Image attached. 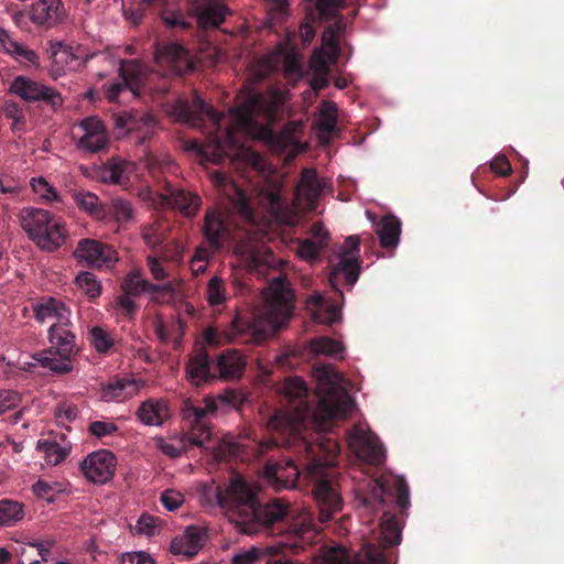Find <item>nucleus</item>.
Returning a JSON list of instances; mask_svg holds the SVG:
<instances>
[{
    "label": "nucleus",
    "instance_id": "nucleus-1",
    "mask_svg": "<svg viewBox=\"0 0 564 564\" xmlns=\"http://www.w3.org/2000/svg\"><path fill=\"white\" fill-rule=\"evenodd\" d=\"M269 429L279 434L275 445L294 447L296 456L268 467V477L280 489L295 487L300 476L305 475L314 481L312 492L318 508V520L322 523L330 521L343 507L336 469L338 444L329 438L308 441L304 434L306 413L276 412L269 421Z\"/></svg>",
    "mask_w": 564,
    "mask_h": 564
},
{
    "label": "nucleus",
    "instance_id": "nucleus-2",
    "mask_svg": "<svg viewBox=\"0 0 564 564\" xmlns=\"http://www.w3.org/2000/svg\"><path fill=\"white\" fill-rule=\"evenodd\" d=\"M216 500L226 511L229 522L240 533H263L282 538L264 549L269 556L283 555L270 564H293L285 558L286 551L299 553L313 544L319 532L311 512L295 511L288 501L280 498L267 503L259 502L256 492L240 476L232 477L226 489L218 488Z\"/></svg>",
    "mask_w": 564,
    "mask_h": 564
},
{
    "label": "nucleus",
    "instance_id": "nucleus-3",
    "mask_svg": "<svg viewBox=\"0 0 564 564\" xmlns=\"http://www.w3.org/2000/svg\"><path fill=\"white\" fill-rule=\"evenodd\" d=\"M156 69L148 73L147 67L137 59L122 61L119 74L122 83L111 84L106 93L109 101H116L120 93L129 89L134 96L154 91H170V78L180 77L193 69L189 52L180 43L158 44L154 51Z\"/></svg>",
    "mask_w": 564,
    "mask_h": 564
},
{
    "label": "nucleus",
    "instance_id": "nucleus-4",
    "mask_svg": "<svg viewBox=\"0 0 564 564\" xmlns=\"http://www.w3.org/2000/svg\"><path fill=\"white\" fill-rule=\"evenodd\" d=\"M294 293L285 278L273 279L265 295V319L253 318L247 321L237 315L221 332L208 327L204 332V338L209 345L226 343H256L267 340L271 335L282 328L292 315Z\"/></svg>",
    "mask_w": 564,
    "mask_h": 564
},
{
    "label": "nucleus",
    "instance_id": "nucleus-5",
    "mask_svg": "<svg viewBox=\"0 0 564 564\" xmlns=\"http://www.w3.org/2000/svg\"><path fill=\"white\" fill-rule=\"evenodd\" d=\"M274 116V106L262 94L250 93L243 97L236 107L230 109V117L235 128L224 130V138L210 137L213 149L212 161L218 163L224 156H230V151L238 148L235 129L250 130L256 126L257 119L270 120Z\"/></svg>",
    "mask_w": 564,
    "mask_h": 564
},
{
    "label": "nucleus",
    "instance_id": "nucleus-6",
    "mask_svg": "<svg viewBox=\"0 0 564 564\" xmlns=\"http://www.w3.org/2000/svg\"><path fill=\"white\" fill-rule=\"evenodd\" d=\"M53 323L48 328L50 349L36 355L35 359L45 368L57 375L68 373L73 370L72 360L79 352L73 323Z\"/></svg>",
    "mask_w": 564,
    "mask_h": 564
},
{
    "label": "nucleus",
    "instance_id": "nucleus-7",
    "mask_svg": "<svg viewBox=\"0 0 564 564\" xmlns=\"http://www.w3.org/2000/svg\"><path fill=\"white\" fill-rule=\"evenodd\" d=\"M21 224L31 239L45 251L58 249L67 237V230L61 219L47 210L28 207L21 212Z\"/></svg>",
    "mask_w": 564,
    "mask_h": 564
},
{
    "label": "nucleus",
    "instance_id": "nucleus-8",
    "mask_svg": "<svg viewBox=\"0 0 564 564\" xmlns=\"http://www.w3.org/2000/svg\"><path fill=\"white\" fill-rule=\"evenodd\" d=\"M355 406L351 395L335 383H330L313 412L317 429L326 430L334 420H345Z\"/></svg>",
    "mask_w": 564,
    "mask_h": 564
},
{
    "label": "nucleus",
    "instance_id": "nucleus-9",
    "mask_svg": "<svg viewBox=\"0 0 564 564\" xmlns=\"http://www.w3.org/2000/svg\"><path fill=\"white\" fill-rule=\"evenodd\" d=\"M359 245L358 236L347 237L340 248L338 262L333 265L329 273V283L340 297H343V292L339 290V284L344 281L345 284L351 288L359 279Z\"/></svg>",
    "mask_w": 564,
    "mask_h": 564
},
{
    "label": "nucleus",
    "instance_id": "nucleus-10",
    "mask_svg": "<svg viewBox=\"0 0 564 564\" xmlns=\"http://www.w3.org/2000/svg\"><path fill=\"white\" fill-rule=\"evenodd\" d=\"M172 115L177 121L194 128H202L207 120L217 131H220L224 119V113L205 102L197 91L194 93L192 101L178 98L172 106Z\"/></svg>",
    "mask_w": 564,
    "mask_h": 564
},
{
    "label": "nucleus",
    "instance_id": "nucleus-11",
    "mask_svg": "<svg viewBox=\"0 0 564 564\" xmlns=\"http://www.w3.org/2000/svg\"><path fill=\"white\" fill-rule=\"evenodd\" d=\"M348 444L358 459L368 465L380 466L386 460V451L379 437L361 425L356 424L348 432Z\"/></svg>",
    "mask_w": 564,
    "mask_h": 564
},
{
    "label": "nucleus",
    "instance_id": "nucleus-12",
    "mask_svg": "<svg viewBox=\"0 0 564 564\" xmlns=\"http://www.w3.org/2000/svg\"><path fill=\"white\" fill-rule=\"evenodd\" d=\"M10 91L26 102H43L54 111L64 102L57 90L25 76H17L10 84Z\"/></svg>",
    "mask_w": 564,
    "mask_h": 564
},
{
    "label": "nucleus",
    "instance_id": "nucleus-13",
    "mask_svg": "<svg viewBox=\"0 0 564 564\" xmlns=\"http://www.w3.org/2000/svg\"><path fill=\"white\" fill-rule=\"evenodd\" d=\"M74 257L95 268H110L118 260L116 250L95 239H80L74 250Z\"/></svg>",
    "mask_w": 564,
    "mask_h": 564
},
{
    "label": "nucleus",
    "instance_id": "nucleus-14",
    "mask_svg": "<svg viewBox=\"0 0 564 564\" xmlns=\"http://www.w3.org/2000/svg\"><path fill=\"white\" fill-rule=\"evenodd\" d=\"M116 466L117 458L108 449L93 452L80 463L84 476L94 484H106L111 480Z\"/></svg>",
    "mask_w": 564,
    "mask_h": 564
},
{
    "label": "nucleus",
    "instance_id": "nucleus-15",
    "mask_svg": "<svg viewBox=\"0 0 564 564\" xmlns=\"http://www.w3.org/2000/svg\"><path fill=\"white\" fill-rule=\"evenodd\" d=\"M79 127L84 134L78 141V149L88 153H98L108 147L107 130L99 118L95 116L84 118Z\"/></svg>",
    "mask_w": 564,
    "mask_h": 564
},
{
    "label": "nucleus",
    "instance_id": "nucleus-16",
    "mask_svg": "<svg viewBox=\"0 0 564 564\" xmlns=\"http://www.w3.org/2000/svg\"><path fill=\"white\" fill-rule=\"evenodd\" d=\"M186 373L188 380L197 387L218 379L216 361L209 357L205 349H198L189 357Z\"/></svg>",
    "mask_w": 564,
    "mask_h": 564
},
{
    "label": "nucleus",
    "instance_id": "nucleus-17",
    "mask_svg": "<svg viewBox=\"0 0 564 564\" xmlns=\"http://www.w3.org/2000/svg\"><path fill=\"white\" fill-rule=\"evenodd\" d=\"M192 11L203 28H218L230 12L219 0H193Z\"/></svg>",
    "mask_w": 564,
    "mask_h": 564
},
{
    "label": "nucleus",
    "instance_id": "nucleus-18",
    "mask_svg": "<svg viewBox=\"0 0 564 564\" xmlns=\"http://www.w3.org/2000/svg\"><path fill=\"white\" fill-rule=\"evenodd\" d=\"M162 198L169 206L180 210L188 218L194 217L202 205V198L197 194L173 185H167L165 187Z\"/></svg>",
    "mask_w": 564,
    "mask_h": 564
},
{
    "label": "nucleus",
    "instance_id": "nucleus-19",
    "mask_svg": "<svg viewBox=\"0 0 564 564\" xmlns=\"http://www.w3.org/2000/svg\"><path fill=\"white\" fill-rule=\"evenodd\" d=\"M203 235L213 251H217L224 246V241L229 235V228L220 212L210 208L205 212Z\"/></svg>",
    "mask_w": 564,
    "mask_h": 564
},
{
    "label": "nucleus",
    "instance_id": "nucleus-20",
    "mask_svg": "<svg viewBox=\"0 0 564 564\" xmlns=\"http://www.w3.org/2000/svg\"><path fill=\"white\" fill-rule=\"evenodd\" d=\"M246 364V357L237 349L224 350L216 359L217 378L225 381L239 379L245 372Z\"/></svg>",
    "mask_w": 564,
    "mask_h": 564
},
{
    "label": "nucleus",
    "instance_id": "nucleus-21",
    "mask_svg": "<svg viewBox=\"0 0 564 564\" xmlns=\"http://www.w3.org/2000/svg\"><path fill=\"white\" fill-rule=\"evenodd\" d=\"M34 317L37 322L44 323L47 319H54V323H68L70 319V310L66 304L56 297H45L39 302L34 308Z\"/></svg>",
    "mask_w": 564,
    "mask_h": 564
},
{
    "label": "nucleus",
    "instance_id": "nucleus-22",
    "mask_svg": "<svg viewBox=\"0 0 564 564\" xmlns=\"http://www.w3.org/2000/svg\"><path fill=\"white\" fill-rule=\"evenodd\" d=\"M203 538L204 531L202 529L188 527L182 535L172 540L171 552L191 558L202 549Z\"/></svg>",
    "mask_w": 564,
    "mask_h": 564
},
{
    "label": "nucleus",
    "instance_id": "nucleus-23",
    "mask_svg": "<svg viewBox=\"0 0 564 564\" xmlns=\"http://www.w3.org/2000/svg\"><path fill=\"white\" fill-rule=\"evenodd\" d=\"M63 15V6L59 0H39L32 7L31 20L40 25L52 28L58 23Z\"/></svg>",
    "mask_w": 564,
    "mask_h": 564
},
{
    "label": "nucleus",
    "instance_id": "nucleus-24",
    "mask_svg": "<svg viewBox=\"0 0 564 564\" xmlns=\"http://www.w3.org/2000/svg\"><path fill=\"white\" fill-rule=\"evenodd\" d=\"M327 186L325 178H319L316 170L305 167L302 170L297 189L305 196L306 200L314 205Z\"/></svg>",
    "mask_w": 564,
    "mask_h": 564
},
{
    "label": "nucleus",
    "instance_id": "nucleus-25",
    "mask_svg": "<svg viewBox=\"0 0 564 564\" xmlns=\"http://www.w3.org/2000/svg\"><path fill=\"white\" fill-rule=\"evenodd\" d=\"M137 416L145 425L160 426L169 419L170 411L164 401L149 399L139 406Z\"/></svg>",
    "mask_w": 564,
    "mask_h": 564
},
{
    "label": "nucleus",
    "instance_id": "nucleus-26",
    "mask_svg": "<svg viewBox=\"0 0 564 564\" xmlns=\"http://www.w3.org/2000/svg\"><path fill=\"white\" fill-rule=\"evenodd\" d=\"M380 246L384 249H394L400 240L401 223L393 215L383 216L377 227Z\"/></svg>",
    "mask_w": 564,
    "mask_h": 564
},
{
    "label": "nucleus",
    "instance_id": "nucleus-27",
    "mask_svg": "<svg viewBox=\"0 0 564 564\" xmlns=\"http://www.w3.org/2000/svg\"><path fill=\"white\" fill-rule=\"evenodd\" d=\"M310 304L314 307L313 318L315 322L333 325L340 319V308L336 304L329 303L324 296L312 295Z\"/></svg>",
    "mask_w": 564,
    "mask_h": 564
},
{
    "label": "nucleus",
    "instance_id": "nucleus-28",
    "mask_svg": "<svg viewBox=\"0 0 564 564\" xmlns=\"http://www.w3.org/2000/svg\"><path fill=\"white\" fill-rule=\"evenodd\" d=\"M130 163L124 160L110 159L100 169V178L105 183L123 184L129 181Z\"/></svg>",
    "mask_w": 564,
    "mask_h": 564
},
{
    "label": "nucleus",
    "instance_id": "nucleus-29",
    "mask_svg": "<svg viewBox=\"0 0 564 564\" xmlns=\"http://www.w3.org/2000/svg\"><path fill=\"white\" fill-rule=\"evenodd\" d=\"M36 449L44 454L47 465L56 466L69 455L70 446L61 445L56 440H39Z\"/></svg>",
    "mask_w": 564,
    "mask_h": 564
},
{
    "label": "nucleus",
    "instance_id": "nucleus-30",
    "mask_svg": "<svg viewBox=\"0 0 564 564\" xmlns=\"http://www.w3.org/2000/svg\"><path fill=\"white\" fill-rule=\"evenodd\" d=\"M135 388L132 381L127 379H115L109 381L102 389V398L106 401H121L130 398Z\"/></svg>",
    "mask_w": 564,
    "mask_h": 564
},
{
    "label": "nucleus",
    "instance_id": "nucleus-31",
    "mask_svg": "<svg viewBox=\"0 0 564 564\" xmlns=\"http://www.w3.org/2000/svg\"><path fill=\"white\" fill-rule=\"evenodd\" d=\"M382 543L386 547L398 545L401 541V529L394 514L384 512L381 518Z\"/></svg>",
    "mask_w": 564,
    "mask_h": 564
},
{
    "label": "nucleus",
    "instance_id": "nucleus-32",
    "mask_svg": "<svg viewBox=\"0 0 564 564\" xmlns=\"http://www.w3.org/2000/svg\"><path fill=\"white\" fill-rule=\"evenodd\" d=\"M152 283L145 280L140 272H129L121 282V290L123 293L137 297L143 293H150Z\"/></svg>",
    "mask_w": 564,
    "mask_h": 564
},
{
    "label": "nucleus",
    "instance_id": "nucleus-33",
    "mask_svg": "<svg viewBox=\"0 0 564 564\" xmlns=\"http://www.w3.org/2000/svg\"><path fill=\"white\" fill-rule=\"evenodd\" d=\"M24 517L23 505L10 500H0V527H10L22 520Z\"/></svg>",
    "mask_w": 564,
    "mask_h": 564
},
{
    "label": "nucleus",
    "instance_id": "nucleus-34",
    "mask_svg": "<svg viewBox=\"0 0 564 564\" xmlns=\"http://www.w3.org/2000/svg\"><path fill=\"white\" fill-rule=\"evenodd\" d=\"M310 346L316 355H326L335 358L341 357L344 351V347L339 341L326 336L312 339Z\"/></svg>",
    "mask_w": 564,
    "mask_h": 564
},
{
    "label": "nucleus",
    "instance_id": "nucleus-35",
    "mask_svg": "<svg viewBox=\"0 0 564 564\" xmlns=\"http://www.w3.org/2000/svg\"><path fill=\"white\" fill-rule=\"evenodd\" d=\"M392 495L390 488L380 479L372 484L371 491L362 500L366 508L378 509L386 505V497Z\"/></svg>",
    "mask_w": 564,
    "mask_h": 564
},
{
    "label": "nucleus",
    "instance_id": "nucleus-36",
    "mask_svg": "<svg viewBox=\"0 0 564 564\" xmlns=\"http://www.w3.org/2000/svg\"><path fill=\"white\" fill-rule=\"evenodd\" d=\"M337 108L333 102H325L321 110L319 118L316 121L318 131L325 134H332L337 127Z\"/></svg>",
    "mask_w": 564,
    "mask_h": 564
},
{
    "label": "nucleus",
    "instance_id": "nucleus-37",
    "mask_svg": "<svg viewBox=\"0 0 564 564\" xmlns=\"http://www.w3.org/2000/svg\"><path fill=\"white\" fill-rule=\"evenodd\" d=\"M73 198L77 206L93 216L101 217L104 209L97 195L90 192H76Z\"/></svg>",
    "mask_w": 564,
    "mask_h": 564
},
{
    "label": "nucleus",
    "instance_id": "nucleus-38",
    "mask_svg": "<svg viewBox=\"0 0 564 564\" xmlns=\"http://www.w3.org/2000/svg\"><path fill=\"white\" fill-rule=\"evenodd\" d=\"M322 40L327 58L329 62L336 63L340 55L339 30L332 25L326 28Z\"/></svg>",
    "mask_w": 564,
    "mask_h": 564
},
{
    "label": "nucleus",
    "instance_id": "nucleus-39",
    "mask_svg": "<svg viewBox=\"0 0 564 564\" xmlns=\"http://www.w3.org/2000/svg\"><path fill=\"white\" fill-rule=\"evenodd\" d=\"M7 53L24 66H37L40 63L39 55L19 42L9 43V51Z\"/></svg>",
    "mask_w": 564,
    "mask_h": 564
},
{
    "label": "nucleus",
    "instance_id": "nucleus-40",
    "mask_svg": "<svg viewBox=\"0 0 564 564\" xmlns=\"http://www.w3.org/2000/svg\"><path fill=\"white\" fill-rule=\"evenodd\" d=\"M89 343L98 354H108L113 346V339L101 326L90 328Z\"/></svg>",
    "mask_w": 564,
    "mask_h": 564
},
{
    "label": "nucleus",
    "instance_id": "nucleus-41",
    "mask_svg": "<svg viewBox=\"0 0 564 564\" xmlns=\"http://www.w3.org/2000/svg\"><path fill=\"white\" fill-rule=\"evenodd\" d=\"M109 213L117 223H127L133 219L134 209L129 200L117 198L111 202Z\"/></svg>",
    "mask_w": 564,
    "mask_h": 564
},
{
    "label": "nucleus",
    "instance_id": "nucleus-42",
    "mask_svg": "<svg viewBox=\"0 0 564 564\" xmlns=\"http://www.w3.org/2000/svg\"><path fill=\"white\" fill-rule=\"evenodd\" d=\"M76 284L87 296L91 299L98 297L101 293L100 283L90 272H80L76 276Z\"/></svg>",
    "mask_w": 564,
    "mask_h": 564
},
{
    "label": "nucleus",
    "instance_id": "nucleus-43",
    "mask_svg": "<svg viewBox=\"0 0 564 564\" xmlns=\"http://www.w3.org/2000/svg\"><path fill=\"white\" fill-rule=\"evenodd\" d=\"M206 300L212 306L223 304L226 301V291L224 281L218 276H213L206 288Z\"/></svg>",
    "mask_w": 564,
    "mask_h": 564
},
{
    "label": "nucleus",
    "instance_id": "nucleus-44",
    "mask_svg": "<svg viewBox=\"0 0 564 564\" xmlns=\"http://www.w3.org/2000/svg\"><path fill=\"white\" fill-rule=\"evenodd\" d=\"M324 250L323 241L315 242L312 239H303L299 242L297 254L307 261H315L319 258L321 252Z\"/></svg>",
    "mask_w": 564,
    "mask_h": 564
},
{
    "label": "nucleus",
    "instance_id": "nucleus-45",
    "mask_svg": "<svg viewBox=\"0 0 564 564\" xmlns=\"http://www.w3.org/2000/svg\"><path fill=\"white\" fill-rule=\"evenodd\" d=\"M284 75L290 82H297L304 76L302 63L293 53H289L284 58Z\"/></svg>",
    "mask_w": 564,
    "mask_h": 564
},
{
    "label": "nucleus",
    "instance_id": "nucleus-46",
    "mask_svg": "<svg viewBox=\"0 0 564 564\" xmlns=\"http://www.w3.org/2000/svg\"><path fill=\"white\" fill-rule=\"evenodd\" d=\"M32 189L45 202H57L59 196L56 189L51 186L44 177L31 180Z\"/></svg>",
    "mask_w": 564,
    "mask_h": 564
},
{
    "label": "nucleus",
    "instance_id": "nucleus-47",
    "mask_svg": "<svg viewBox=\"0 0 564 564\" xmlns=\"http://www.w3.org/2000/svg\"><path fill=\"white\" fill-rule=\"evenodd\" d=\"M210 436L212 434L206 425L195 424L185 437L191 445L204 447L209 442Z\"/></svg>",
    "mask_w": 564,
    "mask_h": 564
},
{
    "label": "nucleus",
    "instance_id": "nucleus-48",
    "mask_svg": "<svg viewBox=\"0 0 564 564\" xmlns=\"http://www.w3.org/2000/svg\"><path fill=\"white\" fill-rule=\"evenodd\" d=\"M142 239L152 249L160 247L165 237L156 224L148 225L142 229Z\"/></svg>",
    "mask_w": 564,
    "mask_h": 564
},
{
    "label": "nucleus",
    "instance_id": "nucleus-49",
    "mask_svg": "<svg viewBox=\"0 0 564 564\" xmlns=\"http://www.w3.org/2000/svg\"><path fill=\"white\" fill-rule=\"evenodd\" d=\"M88 432L97 438L113 435L118 426L111 421H93L89 423Z\"/></svg>",
    "mask_w": 564,
    "mask_h": 564
},
{
    "label": "nucleus",
    "instance_id": "nucleus-50",
    "mask_svg": "<svg viewBox=\"0 0 564 564\" xmlns=\"http://www.w3.org/2000/svg\"><path fill=\"white\" fill-rule=\"evenodd\" d=\"M160 500L169 511H174L183 505L184 496L180 491L167 489L161 494Z\"/></svg>",
    "mask_w": 564,
    "mask_h": 564
},
{
    "label": "nucleus",
    "instance_id": "nucleus-51",
    "mask_svg": "<svg viewBox=\"0 0 564 564\" xmlns=\"http://www.w3.org/2000/svg\"><path fill=\"white\" fill-rule=\"evenodd\" d=\"M286 394L291 398L301 399L307 395V388L303 380L293 378L286 382Z\"/></svg>",
    "mask_w": 564,
    "mask_h": 564
},
{
    "label": "nucleus",
    "instance_id": "nucleus-52",
    "mask_svg": "<svg viewBox=\"0 0 564 564\" xmlns=\"http://www.w3.org/2000/svg\"><path fill=\"white\" fill-rule=\"evenodd\" d=\"M20 402L17 392L10 390H0V414L15 408Z\"/></svg>",
    "mask_w": 564,
    "mask_h": 564
},
{
    "label": "nucleus",
    "instance_id": "nucleus-53",
    "mask_svg": "<svg viewBox=\"0 0 564 564\" xmlns=\"http://www.w3.org/2000/svg\"><path fill=\"white\" fill-rule=\"evenodd\" d=\"M394 491H395V498L397 503L401 510H404L410 505V498H409V488L404 481V479H398L395 480L394 485Z\"/></svg>",
    "mask_w": 564,
    "mask_h": 564
},
{
    "label": "nucleus",
    "instance_id": "nucleus-54",
    "mask_svg": "<svg viewBox=\"0 0 564 564\" xmlns=\"http://www.w3.org/2000/svg\"><path fill=\"white\" fill-rule=\"evenodd\" d=\"M491 171L499 176H508L511 172V164L506 155H496L490 162Z\"/></svg>",
    "mask_w": 564,
    "mask_h": 564
},
{
    "label": "nucleus",
    "instance_id": "nucleus-55",
    "mask_svg": "<svg viewBox=\"0 0 564 564\" xmlns=\"http://www.w3.org/2000/svg\"><path fill=\"white\" fill-rule=\"evenodd\" d=\"M338 7L339 0H317L316 3L319 15L326 20H330L335 17Z\"/></svg>",
    "mask_w": 564,
    "mask_h": 564
},
{
    "label": "nucleus",
    "instance_id": "nucleus-56",
    "mask_svg": "<svg viewBox=\"0 0 564 564\" xmlns=\"http://www.w3.org/2000/svg\"><path fill=\"white\" fill-rule=\"evenodd\" d=\"M33 494L41 499H46L48 502L53 501V492L55 491L54 486L45 480L39 479L32 486Z\"/></svg>",
    "mask_w": 564,
    "mask_h": 564
},
{
    "label": "nucleus",
    "instance_id": "nucleus-57",
    "mask_svg": "<svg viewBox=\"0 0 564 564\" xmlns=\"http://www.w3.org/2000/svg\"><path fill=\"white\" fill-rule=\"evenodd\" d=\"M121 564H155V562L145 552H132L122 555Z\"/></svg>",
    "mask_w": 564,
    "mask_h": 564
},
{
    "label": "nucleus",
    "instance_id": "nucleus-58",
    "mask_svg": "<svg viewBox=\"0 0 564 564\" xmlns=\"http://www.w3.org/2000/svg\"><path fill=\"white\" fill-rule=\"evenodd\" d=\"M154 518L148 514H142L137 521L134 530L138 534H145L150 536L154 534Z\"/></svg>",
    "mask_w": 564,
    "mask_h": 564
},
{
    "label": "nucleus",
    "instance_id": "nucleus-59",
    "mask_svg": "<svg viewBox=\"0 0 564 564\" xmlns=\"http://www.w3.org/2000/svg\"><path fill=\"white\" fill-rule=\"evenodd\" d=\"M328 58L325 57L322 54H315L312 58V69L314 75L318 76H328L329 74V66H328Z\"/></svg>",
    "mask_w": 564,
    "mask_h": 564
},
{
    "label": "nucleus",
    "instance_id": "nucleus-60",
    "mask_svg": "<svg viewBox=\"0 0 564 564\" xmlns=\"http://www.w3.org/2000/svg\"><path fill=\"white\" fill-rule=\"evenodd\" d=\"M147 264L154 280L162 281L167 276L165 269L158 258L149 256L147 258Z\"/></svg>",
    "mask_w": 564,
    "mask_h": 564
},
{
    "label": "nucleus",
    "instance_id": "nucleus-61",
    "mask_svg": "<svg viewBox=\"0 0 564 564\" xmlns=\"http://www.w3.org/2000/svg\"><path fill=\"white\" fill-rule=\"evenodd\" d=\"M310 234L312 235V240L315 242L323 241V248H326L328 245L329 234L322 223H314L311 226Z\"/></svg>",
    "mask_w": 564,
    "mask_h": 564
},
{
    "label": "nucleus",
    "instance_id": "nucleus-62",
    "mask_svg": "<svg viewBox=\"0 0 564 564\" xmlns=\"http://www.w3.org/2000/svg\"><path fill=\"white\" fill-rule=\"evenodd\" d=\"M126 293L118 296L117 303L126 315H133L139 310V305Z\"/></svg>",
    "mask_w": 564,
    "mask_h": 564
},
{
    "label": "nucleus",
    "instance_id": "nucleus-63",
    "mask_svg": "<svg viewBox=\"0 0 564 564\" xmlns=\"http://www.w3.org/2000/svg\"><path fill=\"white\" fill-rule=\"evenodd\" d=\"M259 560L257 549H251L247 552L237 554L232 557V564H254Z\"/></svg>",
    "mask_w": 564,
    "mask_h": 564
},
{
    "label": "nucleus",
    "instance_id": "nucleus-64",
    "mask_svg": "<svg viewBox=\"0 0 564 564\" xmlns=\"http://www.w3.org/2000/svg\"><path fill=\"white\" fill-rule=\"evenodd\" d=\"M163 19L170 28H181L183 30L191 28V24L181 14L170 13L164 15Z\"/></svg>",
    "mask_w": 564,
    "mask_h": 564
}]
</instances>
